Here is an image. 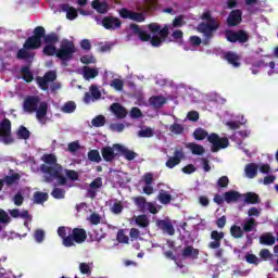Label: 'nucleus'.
<instances>
[{
    "instance_id": "obj_1",
    "label": "nucleus",
    "mask_w": 278,
    "mask_h": 278,
    "mask_svg": "<svg viewBox=\"0 0 278 278\" xmlns=\"http://www.w3.org/2000/svg\"><path fill=\"white\" fill-rule=\"evenodd\" d=\"M41 161L45 163L40 165V172L45 175L46 184H52L56 179L59 186H66L67 179L63 175L64 167L58 164V157L54 154H43Z\"/></svg>"
},
{
    "instance_id": "obj_2",
    "label": "nucleus",
    "mask_w": 278,
    "mask_h": 278,
    "mask_svg": "<svg viewBox=\"0 0 278 278\" xmlns=\"http://www.w3.org/2000/svg\"><path fill=\"white\" fill-rule=\"evenodd\" d=\"M58 236L61 237L63 247L71 249L75 244H84L88 240V232L84 228H70L61 226L58 228Z\"/></svg>"
},
{
    "instance_id": "obj_3",
    "label": "nucleus",
    "mask_w": 278,
    "mask_h": 278,
    "mask_svg": "<svg viewBox=\"0 0 278 278\" xmlns=\"http://www.w3.org/2000/svg\"><path fill=\"white\" fill-rule=\"evenodd\" d=\"M23 110L26 114H34L36 112V118L45 125L47 123V112H49V104L47 102H40V98L36 96H28L24 99Z\"/></svg>"
},
{
    "instance_id": "obj_4",
    "label": "nucleus",
    "mask_w": 278,
    "mask_h": 278,
    "mask_svg": "<svg viewBox=\"0 0 278 278\" xmlns=\"http://www.w3.org/2000/svg\"><path fill=\"white\" fill-rule=\"evenodd\" d=\"M201 20L206 22H202L198 25V31L199 34H203V42L207 45V42L214 38V34L220 28V24L212 16V11H205L201 15Z\"/></svg>"
},
{
    "instance_id": "obj_5",
    "label": "nucleus",
    "mask_w": 278,
    "mask_h": 278,
    "mask_svg": "<svg viewBox=\"0 0 278 278\" xmlns=\"http://www.w3.org/2000/svg\"><path fill=\"white\" fill-rule=\"evenodd\" d=\"M193 138L194 140H205L207 138V141L212 144L211 151L213 153H218L219 149H227L229 147V139L226 137L220 138L216 132L208 136L207 131L203 128H197L193 131Z\"/></svg>"
},
{
    "instance_id": "obj_6",
    "label": "nucleus",
    "mask_w": 278,
    "mask_h": 278,
    "mask_svg": "<svg viewBox=\"0 0 278 278\" xmlns=\"http://www.w3.org/2000/svg\"><path fill=\"white\" fill-rule=\"evenodd\" d=\"M47 30L42 26H37L33 30V36L28 37L24 42V48L30 51H36L42 47V38H45Z\"/></svg>"
},
{
    "instance_id": "obj_7",
    "label": "nucleus",
    "mask_w": 278,
    "mask_h": 278,
    "mask_svg": "<svg viewBox=\"0 0 278 278\" xmlns=\"http://www.w3.org/2000/svg\"><path fill=\"white\" fill-rule=\"evenodd\" d=\"M77 51L75 43L68 39H63L60 49L56 50V58L62 62H71L73 54Z\"/></svg>"
},
{
    "instance_id": "obj_8",
    "label": "nucleus",
    "mask_w": 278,
    "mask_h": 278,
    "mask_svg": "<svg viewBox=\"0 0 278 278\" xmlns=\"http://www.w3.org/2000/svg\"><path fill=\"white\" fill-rule=\"evenodd\" d=\"M225 38L228 42H238L239 45H247V42L251 40V35H249V31H247L245 29H226Z\"/></svg>"
},
{
    "instance_id": "obj_9",
    "label": "nucleus",
    "mask_w": 278,
    "mask_h": 278,
    "mask_svg": "<svg viewBox=\"0 0 278 278\" xmlns=\"http://www.w3.org/2000/svg\"><path fill=\"white\" fill-rule=\"evenodd\" d=\"M56 79L58 74L55 73V71H49L43 75V77L38 76L36 78V81L40 90L47 91L49 90V84L55 81Z\"/></svg>"
},
{
    "instance_id": "obj_10",
    "label": "nucleus",
    "mask_w": 278,
    "mask_h": 278,
    "mask_svg": "<svg viewBox=\"0 0 278 278\" xmlns=\"http://www.w3.org/2000/svg\"><path fill=\"white\" fill-rule=\"evenodd\" d=\"M119 16L122 18H129L130 21H135L136 23H144V21L147 20L144 13L134 12L125 8L119 10Z\"/></svg>"
},
{
    "instance_id": "obj_11",
    "label": "nucleus",
    "mask_w": 278,
    "mask_h": 278,
    "mask_svg": "<svg viewBox=\"0 0 278 278\" xmlns=\"http://www.w3.org/2000/svg\"><path fill=\"white\" fill-rule=\"evenodd\" d=\"M102 26L104 29H109L110 31H114L116 29H121L123 22L118 17L114 16H105L102 18Z\"/></svg>"
},
{
    "instance_id": "obj_12",
    "label": "nucleus",
    "mask_w": 278,
    "mask_h": 278,
    "mask_svg": "<svg viewBox=\"0 0 278 278\" xmlns=\"http://www.w3.org/2000/svg\"><path fill=\"white\" fill-rule=\"evenodd\" d=\"M185 156L186 154L184 153V149L180 148L174 151V156L167 160L165 166H167V168H175V166H179V164H181V161L184 160Z\"/></svg>"
},
{
    "instance_id": "obj_13",
    "label": "nucleus",
    "mask_w": 278,
    "mask_h": 278,
    "mask_svg": "<svg viewBox=\"0 0 278 278\" xmlns=\"http://www.w3.org/2000/svg\"><path fill=\"white\" fill-rule=\"evenodd\" d=\"M228 27H238L240 23H242V11L241 10H232L226 21Z\"/></svg>"
},
{
    "instance_id": "obj_14",
    "label": "nucleus",
    "mask_w": 278,
    "mask_h": 278,
    "mask_svg": "<svg viewBox=\"0 0 278 278\" xmlns=\"http://www.w3.org/2000/svg\"><path fill=\"white\" fill-rule=\"evenodd\" d=\"M223 238H225V232H218V230H213L211 232V240L213 241L208 243V249H220Z\"/></svg>"
},
{
    "instance_id": "obj_15",
    "label": "nucleus",
    "mask_w": 278,
    "mask_h": 278,
    "mask_svg": "<svg viewBox=\"0 0 278 278\" xmlns=\"http://www.w3.org/2000/svg\"><path fill=\"white\" fill-rule=\"evenodd\" d=\"M148 29L151 34H159L163 38H168V25H165L163 28L160 24L157 23H150L148 25Z\"/></svg>"
},
{
    "instance_id": "obj_16",
    "label": "nucleus",
    "mask_w": 278,
    "mask_h": 278,
    "mask_svg": "<svg viewBox=\"0 0 278 278\" xmlns=\"http://www.w3.org/2000/svg\"><path fill=\"white\" fill-rule=\"evenodd\" d=\"M113 149L115 151H118V153H122L125 156V160H128V162H131L132 160H136V156L138 155L136 152L125 148L121 143L113 144Z\"/></svg>"
},
{
    "instance_id": "obj_17",
    "label": "nucleus",
    "mask_w": 278,
    "mask_h": 278,
    "mask_svg": "<svg viewBox=\"0 0 278 278\" xmlns=\"http://www.w3.org/2000/svg\"><path fill=\"white\" fill-rule=\"evenodd\" d=\"M131 31L139 37L141 42H150L151 34L142 30L138 24H130Z\"/></svg>"
},
{
    "instance_id": "obj_18",
    "label": "nucleus",
    "mask_w": 278,
    "mask_h": 278,
    "mask_svg": "<svg viewBox=\"0 0 278 278\" xmlns=\"http://www.w3.org/2000/svg\"><path fill=\"white\" fill-rule=\"evenodd\" d=\"M156 227H159V229H162V231H164V233H167L168 236H175V227L173 226V223H170V220L159 219L156 220Z\"/></svg>"
},
{
    "instance_id": "obj_19",
    "label": "nucleus",
    "mask_w": 278,
    "mask_h": 278,
    "mask_svg": "<svg viewBox=\"0 0 278 278\" xmlns=\"http://www.w3.org/2000/svg\"><path fill=\"white\" fill-rule=\"evenodd\" d=\"M12 134V122L10 119L4 118L0 123V138H5V140H10V135Z\"/></svg>"
},
{
    "instance_id": "obj_20",
    "label": "nucleus",
    "mask_w": 278,
    "mask_h": 278,
    "mask_svg": "<svg viewBox=\"0 0 278 278\" xmlns=\"http://www.w3.org/2000/svg\"><path fill=\"white\" fill-rule=\"evenodd\" d=\"M181 255L185 260H199V249L192 245H187L184 248Z\"/></svg>"
},
{
    "instance_id": "obj_21",
    "label": "nucleus",
    "mask_w": 278,
    "mask_h": 278,
    "mask_svg": "<svg viewBox=\"0 0 278 278\" xmlns=\"http://www.w3.org/2000/svg\"><path fill=\"white\" fill-rule=\"evenodd\" d=\"M111 112L116 116V118L123 119L127 117V109L121 103H113L111 105Z\"/></svg>"
},
{
    "instance_id": "obj_22",
    "label": "nucleus",
    "mask_w": 278,
    "mask_h": 278,
    "mask_svg": "<svg viewBox=\"0 0 278 278\" xmlns=\"http://www.w3.org/2000/svg\"><path fill=\"white\" fill-rule=\"evenodd\" d=\"M225 60L228 62V64H231L235 68L240 67V55L233 51H228L225 53Z\"/></svg>"
},
{
    "instance_id": "obj_23",
    "label": "nucleus",
    "mask_w": 278,
    "mask_h": 278,
    "mask_svg": "<svg viewBox=\"0 0 278 278\" xmlns=\"http://www.w3.org/2000/svg\"><path fill=\"white\" fill-rule=\"evenodd\" d=\"M243 233H251V231H257V220L250 217L242 224Z\"/></svg>"
},
{
    "instance_id": "obj_24",
    "label": "nucleus",
    "mask_w": 278,
    "mask_h": 278,
    "mask_svg": "<svg viewBox=\"0 0 278 278\" xmlns=\"http://www.w3.org/2000/svg\"><path fill=\"white\" fill-rule=\"evenodd\" d=\"M91 8L98 12V14H108V10H110V5L108 2H100L99 0H93L91 2Z\"/></svg>"
},
{
    "instance_id": "obj_25",
    "label": "nucleus",
    "mask_w": 278,
    "mask_h": 278,
    "mask_svg": "<svg viewBox=\"0 0 278 278\" xmlns=\"http://www.w3.org/2000/svg\"><path fill=\"white\" fill-rule=\"evenodd\" d=\"M99 76V70L90 66L83 67V77L86 81H90V79H94V77Z\"/></svg>"
},
{
    "instance_id": "obj_26",
    "label": "nucleus",
    "mask_w": 278,
    "mask_h": 278,
    "mask_svg": "<svg viewBox=\"0 0 278 278\" xmlns=\"http://www.w3.org/2000/svg\"><path fill=\"white\" fill-rule=\"evenodd\" d=\"M61 10L66 12V18H68V21H75L78 16L77 9H75V7H71V4H61Z\"/></svg>"
},
{
    "instance_id": "obj_27",
    "label": "nucleus",
    "mask_w": 278,
    "mask_h": 278,
    "mask_svg": "<svg viewBox=\"0 0 278 278\" xmlns=\"http://www.w3.org/2000/svg\"><path fill=\"white\" fill-rule=\"evenodd\" d=\"M240 199H242V194L238 191L231 190L224 193V201H226V203H238Z\"/></svg>"
},
{
    "instance_id": "obj_28",
    "label": "nucleus",
    "mask_w": 278,
    "mask_h": 278,
    "mask_svg": "<svg viewBox=\"0 0 278 278\" xmlns=\"http://www.w3.org/2000/svg\"><path fill=\"white\" fill-rule=\"evenodd\" d=\"M29 51V48H25L23 45V48L16 53L17 60H34V58H36V53Z\"/></svg>"
},
{
    "instance_id": "obj_29",
    "label": "nucleus",
    "mask_w": 278,
    "mask_h": 278,
    "mask_svg": "<svg viewBox=\"0 0 278 278\" xmlns=\"http://www.w3.org/2000/svg\"><path fill=\"white\" fill-rule=\"evenodd\" d=\"M149 103L155 110H160V108L166 105V98L163 96H154L149 99Z\"/></svg>"
},
{
    "instance_id": "obj_30",
    "label": "nucleus",
    "mask_w": 278,
    "mask_h": 278,
    "mask_svg": "<svg viewBox=\"0 0 278 278\" xmlns=\"http://www.w3.org/2000/svg\"><path fill=\"white\" fill-rule=\"evenodd\" d=\"M275 242H277V239L271 232H265L260 237V244H264L265 247H273Z\"/></svg>"
},
{
    "instance_id": "obj_31",
    "label": "nucleus",
    "mask_w": 278,
    "mask_h": 278,
    "mask_svg": "<svg viewBox=\"0 0 278 278\" xmlns=\"http://www.w3.org/2000/svg\"><path fill=\"white\" fill-rule=\"evenodd\" d=\"M101 153L104 162H114V159L116 157V153L112 147L102 148Z\"/></svg>"
},
{
    "instance_id": "obj_32",
    "label": "nucleus",
    "mask_w": 278,
    "mask_h": 278,
    "mask_svg": "<svg viewBox=\"0 0 278 278\" xmlns=\"http://www.w3.org/2000/svg\"><path fill=\"white\" fill-rule=\"evenodd\" d=\"M257 164L255 163H250L248 165H245V175L249 179H255V177H257Z\"/></svg>"
},
{
    "instance_id": "obj_33",
    "label": "nucleus",
    "mask_w": 278,
    "mask_h": 278,
    "mask_svg": "<svg viewBox=\"0 0 278 278\" xmlns=\"http://www.w3.org/2000/svg\"><path fill=\"white\" fill-rule=\"evenodd\" d=\"M134 203L137 205L138 210L142 213L147 212V206L149 205V202H147V198L139 195L134 198Z\"/></svg>"
},
{
    "instance_id": "obj_34",
    "label": "nucleus",
    "mask_w": 278,
    "mask_h": 278,
    "mask_svg": "<svg viewBox=\"0 0 278 278\" xmlns=\"http://www.w3.org/2000/svg\"><path fill=\"white\" fill-rule=\"evenodd\" d=\"M21 73L22 79L26 81V84H31L34 81V74L31 73V70H29V66H23Z\"/></svg>"
},
{
    "instance_id": "obj_35",
    "label": "nucleus",
    "mask_w": 278,
    "mask_h": 278,
    "mask_svg": "<svg viewBox=\"0 0 278 278\" xmlns=\"http://www.w3.org/2000/svg\"><path fill=\"white\" fill-rule=\"evenodd\" d=\"M157 199L162 205H168V203L173 201V195H170L167 191H164V189H161Z\"/></svg>"
},
{
    "instance_id": "obj_36",
    "label": "nucleus",
    "mask_w": 278,
    "mask_h": 278,
    "mask_svg": "<svg viewBox=\"0 0 278 278\" xmlns=\"http://www.w3.org/2000/svg\"><path fill=\"white\" fill-rule=\"evenodd\" d=\"M230 236H232V238H236V240H240V238H244V230L238 225H232L230 227Z\"/></svg>"
},
{
    "instance_id": "obj_37",
    "label": "nucleus",
    "mask_w": 278,
    "mask_h": 278,
    "mask_svg": "<svg viewBox=\"0 0 278 278\" xmlns=\"http://www.w3.org/2000/svg\"><path fill=\"white\" fill-rule=\"evenodd\" d=\"M42 53L48 58H52L53 55L58 58V48L53 45L46 43V46L43 47Z\"/></svg>"
},
{
    "instance_id": "obj_38",
    "label": "nucleus",
    "mask_w": 278,
    "mask_h": 278,
    "mask_svg": "<svg viewBox=\"0 0 278 278\" xmlns=\"http://www.w3.org/2000/svg\"><path fill=\"white\" fill-rule=\"evenodd\" d=\"M18 181H21V174L18 173L5 176L3 179V184H7L8 186H14V184H17Z\"/></svg>"
},
{
    "instance_id": "obj_39",
    "label": "nucleus",
    "mask_w": 278,
    "mask_h": 278,
    "mask_svg": "<svg viewBox=\"0 0 278 278\" xmlns=\"http://www.w3.org/2000/svg\"><path fill=\"white\" fill-rule=\"evenodd\" d=\"M45 43L46 45H58V42H60V37H58V35L55 33H50L47 35V33L45 34L43 37Z\"/></svg>"
},
{
    "instance_id": "obj_40",
    "label": "nucleus",
    "mask_w": 278,
    "mask_h": 278,
    "mask_svg": "<svg viewBox=\"0 0 278 278\" xmlns=\"http://www.w3.org/2000/svg\"><path fill=\"white\" fill-rule=\"evenodd\" d=\"M188 149H190L193 155H203L205 153V148H203L201 144L189 143Z\"/></svg>"
},
{
    "instance_id": "obj_41",
    "label": "nucleus",
    "mask_w": 278,
    "mask_h": 278,
    "mask_svg": "<svg viewBox=\"0 0 278 278\" xmlns=\"http://www.w3.org/2000/svg\"><path fill=\"white\" fill-rule=\"evenodd\" d=\"M75 110H77V104L74 101H67L61 108V111L64 114H73V112H75Z\"/></svg>"
},
{
    "instance_id": "obj_42",
    "label": "nucleus",
    "mask_w": 278,
    "mask_h": 278,
    "mask_svg": "<svg viewBox=\"0 0 278 278\" xmlns=\"http://www.w3.org/2000/svg\"><path fill=\"white\" fill-rule=\"evenodd\" d=\"M87 157L89 162H94L96 164H100L102 160L99 150H90L87 154Z\"/></svg>"
},
{
    "instance_id": "obj_43",
    "label": "nucleus",
    "mask_w": 278,
    "mask_h": 278,
    "mask_svg": "<svg viewBox=\"0 0 278 278\" xmlns=\"http://www.w3.org/2000/svg\"><path fill=\"white\" fill-rule=\"evenodd\" d=\"M135 223L136 225H138V227H141V228H147L149 227V217L147 215H138L135 219Z\"/></svg>"
},
{
    "instance_id": "obj_44",
    "label": "nucleus",
    "mask_w": 278,
    "mask_h": 278,
    "mask_svg": "<svg viewBox=\"0 0 278 278\" xmlns=\"http://www.w3.org/2000/svg\"><path fill=\"white\" fill-rule=\"evenodd\" d=\"M30 136H31V132L29 131V129H27V127L20 126L17 130V137L20 138V140H29Z\"/></svg>"
},
{
    "instance_id": "obj_45",
    "label": "nucleus",
    "mask_w": 278,
    "mask_h": 278,
    "mask_svg": "<svg viewBox=\"0 0 278 278\" xmlns=\"http://www.w3.org/2000/svg\"><path fill=\"white\" fill-rule=\"evenodd\" d=\"M48 199H49V194H47L45 192L36 191L34 193V201L38 205H40L41 203H45V201H48Z\"/></svg>"
},
{
    "instance_id": "obj_46",
    "label": "nucleus",
    "mask_w": 278,
    "mask_h": 278,
    "mask_svg": "<svg viewBox=\"0 0 278 278\" xmlns=\"http://www.w3.org/2000/svg\"><path fill=\"white\" fill-rule=\"evenodd\" d=\"M116 240L121 244H129V236L125 233V229H119L116 235Z\"/></svg>"
},
{
    "instance_id": "obj_47",
    "label": "nucleus",
    "mask_w": 278,
    "mask_h": 278,
    "mask_svg": "<svg viewBox=\"0 0 278 278\" xmlns=\"http://www.w3.org/2000/svg\"><path fill=\"white\" fill-rule=\"evenodd\" d=\"M245 203H250L251 205L260 203V195L257 193L248 192L245 194Z\"/></svg>"
},
{
    "instance_id": "obj_48",
    "label": "nucleus",
    "mask_w": 278,
    "mask_h": 278,
    "mask_svg": "<svg viewBox=\"0 0 278 278\" xmlns=\"http://www.w3.org/2000/svg\"><path fill=\"white\" fill-rule=\"evenodd\" d=\"M139 138H153L155 136V131L151 127H147L138 131Z\"/></svg>"
},
{
    "instance_id": "obj_49",
    "label": "nucleus",
    "mask_w": 278,
    "mask_h": 278,
    "mask_svg": "<svg viewBox=\"0 0 278 278\" xmlns=\"http://www.w3.org/2000/svg\"><path fill=\"white\" fill-rule=\"evenodd\" d=\"M169 131L176 136H181V134H184V126L181 124L174 123L169 126Z\"/></svg>"
},
{
    "instance_id": "obj_50",
    "label": "nucleus",
    "mask_w": 278,
    "mask_h": 278,
    "mask_svg": "<svg viewBox=\"0 0 278 278\" xmlns=\"http://www.w3.org/2000/svg\"><path fill=\"white\" fill-rule=\"evenodd\" d=\"M67 179H71V181H78L79 180V174L75 169H63Z\"/></svg>"
},
{
    "instance_id": "obj_51",
    "label": "nucleus",
    "mask_w": 278,
    "mask_h": 278,
    "mask_svg": "<svg viewBox=\"0 0 278 278\" xmlns=\"http://www.w3.org/2000/svg\"><path fill=\"white\" fill-rule=\"evenodd\" d=\"M91 124L93 127H103L105 125V116L98 115L92 121Z\"/></svg>"
},
{
    "instance_id": "obj_52",
    "label": "nucleus",
    "mask_w": 278,
    "mask_h": 278,
    "mask_svg": "<svg viewBox=\"0 0 278 278\" xmlns=\"http://www.w3.org/2000/svg\"><path fill=\"white\" fill-rule=\"evenodd\" d=\"M65 194H66V191L58 187H55L51 192V197H53V199H64Z\"/></svg>"
},
{
    "instance_id": "obj_53",
    "label": "nucleus",
    "mask_w": 278,
    "mask_h": 278,
    "mask_svg": "<svg viewBox=\"0 0 278 278\" xmlns=\"http://www.w3.org/2000/svg\"><path fill=\"white\" fill-rule=\"evenodd\" d=\"M164 40H166V38L154 35L153 37H151L150 43L152 45V47H162V42H164Z\"/></svg>"
},
{
    "instance_id": "obj_54",
    "label": "nucleus",
    "mask_w": 278,
    "mask_h": 278,
    "mask_svg": "<svg viewBox=\"0 0 278 278\" xmlns=\"http://www.w3.org/2000/svg\"><path fill=\"white\" fill-rule=\"evenodd\" d=\"M124 87L125 83L118 78H115L111 81V88H114L118 92H121V90H123Z\"/></svg>"
},
{
    "instance_id": "obj_55",
    "label": "nucleus",
    "mask_w": 278,
    "mask_h": 278,
    "mask_svg": "<svg viewBox=\"0 0 278 278\" xmlns=\"http://www.w3.org/2000/svg\"><path fill=\"white\" fill-rule=\"evenodd\" d=\"M102 187H103V179L101 177H97L89 185V188L93 190H99V188H102Z\"/></svg>"
},
{
    "instance_id": "obj_56",
    "label": "nucleus",
    "mask_w": 278,
    "mask_h": 278,
    "mask_svg": "<svg viewBox=\"0 0 278 278\" xmlns=\"http://www.w3.org/2000/svg\"><path fill=\"white\" fill-rule=\"evenodd\" d=\"M184 18H185L184 15L176 16L172 23L173 27L175 28L184 27V25H186V22H184Z\"/></svg>"
},
{
    "instance_id": "obj_57",
    "label": "nucleus",
    "mask_w": 278,
    "mask_h": 278,
    "mask_svg": "<svg viewBox=\"0 0 278 278\" xmlns=\"http://www.w3.org/2000/svg\"><path fill=\"white\" fill-rule=\"evenodd\" d=\"M90 93L93 99L96 100L101 99V91L99 90V87H97V85L90 86Z\"/></svg>"
},
{
    "instance_id": "obj_58",
    "label": "nucleus",
    "mask_w": 278,
    "mask_h": 278,
    "mask_svg": "<svg viewBox=\"0 0 278 278\" xmlns=\"http://www.w3.org/2000/svg\"><path fill=\"white\" fill-rule=\"evenodd\" d=\"M67 149L70 153H76V151H79V149H81V146H79V141H73L68 143Z\"/></svg>"
},
{
    "instance_id": "obj_59",
    "label": "nucleus",
    "mask_w": 278,
    "mask_h": 278,
    "mask_svg": "<svg viewBox=\"0 0 278 278\" xmlns=\"http://www.w3.org/2000/svg\"><path fill=\"white\" fill-rule=\"evenodd\" d=\"M217 186H218V188H227V186H229V177H227V176H222V177L217 180Z\"/></svg>"
},
{
    "instance_id": "obj_60",
    "label": "nucleus",
    "mask_w": 278,
    "mask_h": 278,
    "mask_svg": "<svg viewBox=\"0 0 278 278\" xmlns=\"http://www.w3.org/2000/svg\"><path fill=\"white\" fill-rule=\"evenodd\" d=\"M181 170L185 173V175H192V173H197V166L193 164H188L187 166L182 167Z\"/></svg>"
},
{
    "instance_id": "obj_61",
    "label": "nucleus",
    "mask_w": 278,
    "mask_h": 278,
    "mask_svg": "<svg viewBox=\"0 0 278 278\" xmlns=\"http://www.w3.org/2000/svg\"><path fill=\"white\" fill-rule=\"evenodd\" d=\"M130 118H142V111L139 108H132L130 110Z\"/></svg>"
},
{
    "instance_id": "obj_62",
    "label": "nucleus",
    "mask_w": 278,
    "mask_h": 278,
    "mask_svg": "<svg viewBox=\"0 0 278 278\" xmlns=\"http://www.w3.org/2000/svg\"><path fill=\"white\" fill-rule=\"evenodd\" d=\"M80 62L81 64H94V62H97V60H94V56L92 55H83L80 58Z\"/></svg>"
},
{
    "instance_id": "obj_63",
    "label": "nucleus",
    "mask_w": 278,
    "mask_h": 278,
    "mask_svg": "<svg viewBox=\"0 0 278 278\" xmlns=\"http://www.w3.org/2000/svg\"><path fill=\"white\" fill-rule=\"evenodd\" d=\"M245 261L248 262V264H255V266L260 264V258H257L255 254H248L245 256Z\"/></svg>"
},
{
    "instance_id": "obj_64",
    "label": "nucleus",
    "mask_w": 278,
    "mask_h": 278,
    "mask_svg": "<svg viewBox=\"0 0 278 278\" xmlns=\"http://www.w3.org/2000/svg\"><path fill=\"white\" fill-rule=\"evenodd\" d=\"M89 222L91 225H99L101 223V216L97 213L90 215Z\"/></svg>"
}]
</instances>
